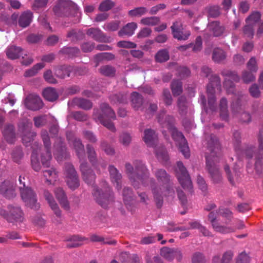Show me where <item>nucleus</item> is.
Here are the masks:
<instances>
[{
  "mask_svg": "<svg viewBox=\"0 0 263 263\" xmlns=\"http://www.w3.org/2000/svg\"><path fill=\"white\" fill-rule=\"evenodd\" d=\"M233 143L235 151L238 155L245 156L247 159H254V167L256 173L260 175L263 172V128L258 135V147L252 145H246L242 149L239 148L241 135L238 131L233 133Z\"/></svg>",
  "mask_w": 263,
  "mask_h": 263,
  "instance_id": "obj_1",
  "label": "nucleus"
},
{
  "mask_svg": "<svg viewBox=\"0 0 263 263\" xmlns=\"http://www.w3.org/2000/svg\"><path fill=\"white\" fill-rule=\"evenodd\" d=\"M134 165L135 172L134 179H132V184L135 188H138L139 181L144 186L150 185L154 201L158 208H161L163 205V197L162 196L161 187L158 185L154 178L150 177V173L145 164L141 160L134 161Z\"/></svg>",
  "mask_w": 263,
  "mask_h": 263,
  "instance_id": "obj_2",
  "label": "nucleus"
},
{
  "mask_svg": "<svg viewBox=\"0 0 263 263\" xmlns=\"http://www.w3.org/2000/svg\"><path fill=\"white\" fill-rule=\"evenodd\" d=\"M92 118L96 122H99L110 131L116 132L115 125L110 120L116 119V114L108 103H101L99 108H94Z\"/></svg>",
  "mask_w": 263,
  "mask_h": 263,
  "instance_id": "obj_3",
  "label": "nucleus"
},
{
  "mask_svg": "<svg viewBox=\"0 0 263 263\" xmlns=\"http://www.w3.org/2000/svg\"><path fill=\"white\" fill-rule=\"evenodd\" d=\"M158 182L161 184L162 196H169L174 195V186L171 177L166 171L163 168H158L154 173ZM159 186V185H158Z\"/></svg>",
  "mask_w": 263,
  "mask_h": 263,
  "instance_id": "obj_4",
  "label": "nucleus"
},
{
  "mask_svg": "<svg viewBox=\"0 0 263 263\" xmlns=\"http://www.w3.org/2000/svg\"><path fill=\"white\" fill-rule=\"evenodd\" d=\"M103 189H99L95 186L92 192V195L96 200L102 207H107L109 201H111L114 198V194L108 184L103 182Z\"/></svg>",
  "mask_w": 263,
  "mask_h": 263,
  "instance_id": "obj_5",
  "label": "nucleus"
},
{
  "mask_svg": "<svg viewBox=\"0 0 263 263\" xmlns=\"http://www.w3.org/2000/svg\"><path fill=\"white\" fill-rule=\"evenodd\" d=\"M175 172L176 177L182 187L185 190H188L192 192L193 184L191 177L182 162L178 161L177 162Z\"/></svg>",
  "mask_w": 263,
  "mask_h": 263,
  "instance_id": "obj_6",
  "label": "nucleus"
},
{
  "mask_svg": "<svg viewBox=\"0 0 263 263\" xmlns=\"http://www.w3.org/2000/svg\"><path fill=\"white\" fill-rule=\"evenodd\" d=\"M65 181L68 187L72 191L80 186L79 175L74 166L70 163L65 164Z\"/></svg>",
  "mask_w": 263,
  "mask_h": 263,
  "instance_id": "obj_7",
  "label": "nucleus"
},
{
  "mask_svg": "<svg viewBox=\"0 0 263 263\" xmlns=\"http://www.w3.org/2000/svg\"><path fill=\"white\" fill-rule=\"evenodd\" d=\"M41 137L46 150L45 153H42L41 155L42 164L44 167L49 168L50 167V161L52 159L51 152V143L47 130L42 129L41 130Z\"/></svg>",
  "mask_w": 263,
  "mask_h": 263,
  "instance_id": "obj_8",
  "label": "nucleus"
},
{
  "mask_svg": "<svg viewBox=\"0 0 263 263\" xmlns=\"http://www.w3.org/2000/svg\"><path fill=\"white\" fill-rule=\"evenodd\" d=\"M218 160V158L212 159L211 156L206 157L205 169L209 173L214 183H220L222 180L221 174L219 172V168L215 164V162H217Z\"/></svg>",
  "mask_w": 263,
  "mask_h": 263,
  "instance_id": "obj_9",
  "label": "nucleus"
},
{
  "mask_svg": "<svg viewBox=\"0 0 263 263\" xmlns=\"http://www.w3.org/2000/svg\"><path fill=\"white\" fill-rule=\"evenodd\" d=\"M20 192L21 198L26 205L35 211L40 209V205L37 202L36 195L30 187H26Z\"/></svg>",
  "mask_w": 263,
  "mask_h": 263,
  "instance_id": "obj_10",
  "label": "nucleus"
},
{
  "mask_svg": "<svg viewBox=\"0 0 263 263\" xmlns=\"http://www.w3.org/2000/svg\"><path fill=\"white\" fill-rule=\"evenodd\" d=\"M170 132L173 140L178 143L179 149L184 157L189 158L190 156V149L186 140L182 133L179 132L176 127L170 130Z\"/></svg>",
  "mask_w": 263,
  "mask_h": 263,
  "instance_id": "obj_11",
  "label": "nucleus"
},
{
  "mask_svg": "<svg viewBox=\"0 0 263 263\" xmlns=\"http://www.w3.org/2000/svg\"><path fill=\"white\" fill-rule=\"evenodd\" d=\"M205 139L207 141V148L209 151V154L206 152V156H211L212 159H218L217 153L220 150V144L217 137L213 134L206 135Z\"/></svg>",
  "mask_w": 263,
  "mask_h": 263,
  "instance_id": "obj_12",
  "label": "nucleus"
},
{
  "mask_svg": "<svg viewBox=\"0 0 263 263\" xmlns=\"http://www.w3.org/2000/svg\"><path fill=\"white\" fill-rule=\"evenodd\" d=\"M171 29L173 37L179 41L186 40L191 35L190 31H184L183 24L180 20L173 22Z\"/></svg>",
  "mask_w": 263,
  "mask_h": 263,
  "instance_id": "obj_13",
  "label": "nucleus"
},
{
  "mask_svg": "<svg viewBox=\"0 0 263 263\" xmlns=\"http://www.w3.org/2000/svg\"><path fill=\"white\" fill-rule=\"evenodd\" d=\"M73 8V3L71 1L61 0L54 6L53 11L57 16H69Z\"/></svg>",
  "mask_w": 263,
  "mask_h": 263,
  "instance_id": "obj_14",
  "label": "nucleus"
},
{
  "mask_svg": "<svg viewBox=\"0 0 263 263\" xmlns=\"http://www.w3.org/2000/svg\"><path fill=\"white\" fill-rule=\"evenodd\" d=\"M221 74L225 77L223 83L224 87L229 89V91H232L233 93V91L230 90L231 89H233L234 87L233 81L238 82L240 80L239 76L236 71L227 69L222 70Z\"/></svg>",
  "mask_w": 263,
  "mask_h": 263,
  "instance_id": "obj_15",
  "label": "nucleus"
},
{
  "mask_svg": "<svg viewBox=\"0 0 263 263\" xmlns=\"http://www.w3.org/2000/svg\"><path fill=\"white\" fill-rule=\"evenodd\" d=\"M80 171L84 181L88 184L93 185L96 175L86 161H83L80 165Z\"/></svg>",
  "mask_w": 263,
  "mask_h": 263,
  "instance_id": "obj_16",
  "label": "nucleus"
},
{
  "mask_svg": "<svg viewBox=\"0 0 263 263\" xmlns=\"http://www.w3.org/2000/svg\"><path fill=\"white\" fill-rule=\"evenodd\" d=\"M24 104L28 109L33 111L38 110L43 106L41 98L33 94H30L26 98Z\"/></svg>",
  "mask_w": 263,
  "mask_h": 263,
  "instance_id": "obj_17",
  "label": "nucleus"
},
{
  "mask_svg": "<svg viewBox=\"0 0 263 263\" xmlns=\"http://www.w3.org/2000/svg\"><path fill=\"white\" fill-rule=\"evenodd\" d=\"M198 102L206 113H208L209 111L214 112L216 111V97H209L208 102L206 103L205 96L203 93H201L199 96Z\"/></svg>",
  "mask_w": 263,
  "mask_h": 263,
  "instance_id": "obj_18",
  "label": "nucleus"
},
{
  "mask_svg": "<svg viewBox=\"0 0 263 263\" xmlns=\"http://www.w3.org/2000/svg\"><path fill=\"white\" fill-rule=\"evenodd\" d=\"M165 114L166 110L164 109L161 110L157 116V120L162 127L166 128L170 131L175 127V119L173 116Z\"/></svg>",
  "mask_w": 263,
  "mask_h": 263,
  "instance_id": "obj_19",
  "label": "nucleus"
},
{
  "mask_svg": "<svg viewBox=\"0 0 263 263\" xmlns=\"http://www.w3.org/2000/svg\"><path fill=\"white\" fill-rule=\"evenodd\" d=\"M0 192L5 197L11 199L16 196L15 185L10 180H5L1 185Z\"/></svg>",
  "mask_w": 263,
  "mask_h": 263,
  "instance_id": "obj_20",
  "label": "nucleus"
},
{
  "mask_svg": "<svg viewBox=\"0 0 263 263\" xmlns=\"http://www.w3.org/2000/svg\"><path fill=\"white\" fill-rule=\"evenodd\" d=\"M208 28L214 37L223 36L226 32V26L219 21H213L208 24Z\"/></svg>",
  "mask_w": 263,
  "mask_h": 263,
  "instance_id": "obj_21",
  "label": "nucleus"
},
{
  "mask_svg": "<svg viewBox=\"0 0 263 263\" xmlns=\"http://www.w3.org/2000/svg\"><path fill=\"white\" fill-rule=\"evenodd\" d=\"M8 209L9 210V216L7 219L9 222H22L24 220V213L21 208L9 205Z\"/></svg>",
  "mask_w": 263,
  "mask_h": 263,
  "instance_id": "obj_22",
  "label": "nucleus"
},
{
  "mask_svg": "<svg viewBox=\"0 0 263 263\" xmlns=\"http://www.w3.org/2000/svg\"><path fill=\"white\" fill-rule=\"evenodd\" d=\"M86 34L99 42H109V38L98 28H90L87 30Z\"/></svg>",
  "mask_w": 263,
  "mask_h": 263,
  "instance_id": "obj_23",
  "label": "nucleus"
},
{
  "mask_svg": "<svg viewBox=\"0 0 263 263\" xmlns=\"http://www.w3.org/2000/svg\"><path fill=\"white\" fill-rule=\"evenodd\" d=\"M54 194L61 206L66 210L70 209L69 203L65 191L61 187H58L54 190Z\"/></svg>",
  "mask_w": 263,
  "mask_h": 263,
  "instance_id": "obj_24",
  "label": "nucleus"
},
{
  "mask_svg": "<svg viewBox=\"0 0 263 263\" xmlns=\"http://www.w3.org/2000/svg\"><path fill=\"white\" fill-rule=\"evenodd\" d=\"M43 194L44 198L48 202L49 206L53 211L54 214L58 218H61L62 216L61 211L60 209L58 204L55 202L52 194L47 190L44 191Z\"/></svg>",
  "mask_w": 263,
  "mask_h": 263,
  "instance_id": "obj_25",
  "label": "nucleus"
},
{
  "mask_svg": "<svg viewBox=\"0 0 263 263\" xmlns=\"http://www.w3.org/2000/svg\"><path fill=\"white\" fill-rule=\"evenodd\" d=\"M130 100L132 108L135 110H143L144 99L139 93L134 91L130 95Z\"/></svg>",
  "mask_w": 263,
  "mask_h": 263,
  "instance_id": "obj_26",
  "label": "nucleus"
},
{
  "mask_svg": "<svg viewBox=\"0 0 263 263\" xmlns=\"http://www.w3.org/2000/svg\"><path fill=\"white\" fill-rule=\"evenodd\" d=\"M72 146L74 149L80 163L85 160V152L84 146L80 139H74L72 141Z\"/></svg>",
  "mask_w": 263,
  "mask_h": 263,
  "instance_id": "obj_27",
  "label": "nucleus"
},
{
  "mask_svg": "<svg viewBox=\"0 0 263 263\" xmlns=\"http://www.w3.org/2000/svg\"><path fill=\"white\" fill-rule=\"evenodd\" d=\"M33 17V13L30 10L23 12L19 16L18 26L22 28L28 27L31 23Z\"/></svg>",
  "mask_w": 263,
  "mask_h": 263,
  "instance_id": "obj_28",
  "label": "nucleus"
},
{
  "mask_svg": "<svg viewBox=\"0 0 263 263\" xmlns=\"http://www.w3.org/2000/svg\"><path fill=\"white\" fill-rule=\"evenodd\" d=\"M191 48L192 50L195 53L200 51L202 49V40L200 36H198L195 40V43H191L187 45L180 46L178 49L184 51Z\"/></svg>",
  "mask_w": 263,
  "mask_h": 263,
  "instance_id": "obj_29",
  "label": "nucleus"
},
{
  "mask_svg": "<svg viewBox=\"0 0 263 263\" xmlns=\"http://www.w3.org/2000/svg\"><path fill=\"white\" fill-rule=\"evenodd\" d=\"M108 171L112 182L116 184V189L118 191L120 190L122 188L121 174H120L119 171L112 165H110L109 166Z\"/></svg>",
  "mask_w": 263,
  "mask_h": 263,
  "instance_id": "obj_30",
  "label": "nucleus"
},
{
  "mask_svg": "<svg viewBox=\"0 0 263 263\" xmlns=\"http://www.w3.org/2000/svg\"><path fill=\"white\" fill-rule=\"evenodd\" d=\"M68 105H76L78 107L84 110H89L92 107V103L89 100L82 98H74L70 102H68Z\"/></svg>",
  "mask_w": 263,
  "mask_h": 263,
  "instance_id": "obj_31",
  "label": "nucleus"
},
{
  "mask_svg": "<svg viewBox=\"0 0 263 263\" xmlns=\"http://www.w3.org/2000/svg\"><path fill=\"white\" fill-rule=\"evenodd\" d=\"M6 54L9 59L15 60L20 58L24 54V50L21 47L10 45L7 47Z\"/></svg>",
  "mask_w": 263,
  "mask_h": 263,
  "instance_id": "obj_32",
  "label": "nucleus"
},
{
  "mask_svg": "<svg viewBox=\"0 0 263 263\" xmlns=\"http://www.w3.org/2000/svg\"><path fill=\"white\" fill-rule=\"evenodd\" d=\"M72 72V66L64 65L57 67L54 71V74L59 78L65 79L69 77Z\"/></svg>",
  "mask_w": 263,
  "mask_h": 263,
  "instance_id": "obj_33",
  "label": "nucleus"
},
{
  "mask_svg": "<svg viewBox=\"0 0 263 263\" xmlns=\"http://www.w3.org/2000/svg\"><path fill=\"white\" fill-rule=\"evenodd\" d=\"M128 95L126 92H120L111 95L109 97L110 102L114 104H126L128 102Z\"/></svg>",
  "mask_w": 263,
  "mask_h": 263,
  "instance_id": "obj_34",
  "label": "nucleus"
},
{
  "mask_svg": "<svg viewBox=\"0 0 263 263\" xmlns=\"http://www.w3.org/2000/svg\"><path fill=\"white\" fill-rule=\"evenodd\" d=\"M86 147L89 161L93 166L96 167L99 162V159L95 148L90 144H87Z\"/></svg>",
  "mask_w": 263,
  "mask_h": 263,
  "instance_id": "obj_35",
  "label": "nucleus"
},
{
  "mask_svg": "<svg viewBox=\"0 0 263 263\" xmlns=\"http://www.w3.org/2000/svg\"><path fill=\"white\" fill-rule=\"evenodd\" d=\"M219 116L223 121H228L229 119V111L228 109V101L226 98L221 99L219 102Z\"/></svg>",
  "mask_w": 263,
  "mask_h": 263,
  "instance_id": "obj_36",
  "label": "nucleus"
},
{
  "mask_svg": "<svg viewBox=\"0 0 263 263\" xmlns=\"http://www.w3.org/2000/svg\"><path fill=\"white\" fill-rule=\"evenodd\" d=\"M177 106L179 115L182 117H185L187 113V106L186 97L184 96H180L177 101Z\"/></svg>",
  "mask_w": 263,
  "mask_h": 263,
  "instance_id": "obj_37",
  "label": "nucleus"
},
{
  "mask_svg": "<svg viewBox=\"0 0 263 263\" xmlns=\"http://www.w3.org/2000/svg\"><path fill=\"white\" fill-rule=\"evenodd\" d=\"M227 58L226 52L221 48H215L212 52V60L216 63H220Z\"/></svg>",
  "mask_w": 263,
  "mask_h": 263,
  "instance_id": "obj_38",
  "label": "nucleus"
},
{
  "mask_svg": "<svg viewBox=\"0 0 263 263\" xmlns=\"http://www.w3.org/2000/svg\"><path fill=\"white\" fill-rule=\"evenodd\" d=\"M137 27V25L136 23H128L118 32V35L120 36L124 35L130 36L134 34V31Z\"/></svg>",
  "mask_w": 263,
  "mask_h": 263,
  "instance_id": "obj_39",
  "label": "nucleus"
},
{
  "mask_svg": "<svg viewBox=\"0 0 263 263\" xmlns=\"http://www.w3.org/2000/svg\"><path fill=\"white\" fill-rule=\"evenodd\" d=\"M3 134L6 141L10 143H13L15 139L14 127L12 124L7 125L4 128Z\"/></svg>",
  "mask_w": 263,
  "mask_h": 263,
  "instance_id": "obj_40",
  "label": "nucleus"
},
{
  "mask_svg": "<svg viewBox=\"0 0 263 263\" xmlns=\"http://www.w3.org/2000/svg\"><path fill=\"white\" fill-rule=\"evenodd\" d=\"M44 98L47 101L53 102L59 98V95L57 90L52 87H47L43 91Z\"/></svg>",
  "mask_w": 263,
  "mask_h": 263,
  "instance_id": "obj_41",
  "label": "nucleus"
},
{
  "mask_svg": "<svg viewBox=\"0 0 263 263\" xmlns=\"http://www.w3.org/2000/svg\"><path fill=\"white\" fill-rule=\"evenodd\" d=\"M80 49L76 47H64L59 51V54L67 55L68 58H72L77 57L80 53Z\"/></svg>",
  "mask_w": 263,
  "mask_h": 263,
  "instance_id": "obj_42",
  "label": "nucleus"
},
{
  "mask_svg": "<svg viewBox=\"0 0 263 263\" xmlns=\"http://www.w3.org/2000/svg\"><path fill=\"white\" fill-rule=\"evenodd\" d=\"M86 239V238L78 235L72 236L67 239L69 242L67 244V247L68 248L79 247L83 245V240Z\"/></svg>",
  "mask_w": 263,
  "mask_h": 263,
  "instance_id": "obj_43",
  "label": "nucleus"
},
{
  "mask_svg": "<svg viewBox=\"0 0 263 263\" xmlns=\"http://www.w3.org/2000/svg\"><path fill=\"white\" fill-rule=\"evenodd\" d=\"M144 141L149 146H153L156 138V135L154 130L146 129L144 132Z\"/></svg>",
  "mask_w": 263,
  "mask_h": 263,
  "instance_id": "obj_44",
  "label": "nucleus"
},
{
  "mask_svg": "<svg viewBox=\"0 0 263 263\" xmlns=\"http://www.w3.org/2000/svg\"><path fill=\"white\" fill-rule=\"evenodd\" d=\"M100 73L105 77H113L116 74V68L111 65H103L99 69Z\"/></svg>",
  "mask_w": 263,
  "mask_h": 263,
  "instance_id": "obj_45",
  "label": "nucleus"
},
{
  "mask_svg": "<svg viewBox=\"0 0 263 263\" xmlns=\"http://www.w3.org/2000/svg\"><path fill=\"white\" fill-rule=\"evenodd\" d=\"M155 61L158 63H163L170 59L169 52L167 49L159 50L155 55Z\"/></svg>",
  "mask_w": 263,
  "mask_h": 263,
  "instance_id": "obj_46",
  "label": "nucleus"
},
{
  "mask_svg": "<svg viewBox=\"0 0 263 263\" xmlns=\"http://www.w3.org/2000/svg\"><path fill=\"white\" fill-rule=\"evenodd\" d=\"M171 90L174 96H178L182 92V84L180 81L174 80L171 83Z\"/></svg>",
  "mask_w": 263,
  "mask_h": 263,
  "instance_id": "obj_47",
  "label": "nucleus"
},
{
  "mask_svg": "<svg viewBox=\"0 0 263 263\" xmlns=\"http://www.w3.org/2000/svg\"><path fill=\"white\" fill-rule=\"evenodd\" d=\"M18 126L19 132L23 134L28 132H31L32 123L27 119H23L19 122Z\"/></svg>",
  "mask_w": 263,
  "mask_h": 263,
  "instance_id": "obj_48",
  "label": "nucleus"
},
{
  "mask_svg": "<svg viewBox=\"0 0 263 263\" xmlns=\"http://www.w3.org/2000/svg\"><path fill=\"white\" fill-rule=\"evenodd\" d=\"M212 227L216 232L222 234H228L234 232V229L233 228L222 226L218 222L213 224Z\"/></svg>",
  "mask_w": 263,
  "mask_h": 263,
  "instance_id": "obj_49",
  "label": "nucleus"
},
{
  "mask_svg": "<svg viewBox=\"0 0 263 263\" xmlns=\"http://www.w3.org/2000/svg\"><path fill=\"white\" fill-rule=\"evenodd\" d=\"M123 199L126 205H130L133 200V193L132 189L125 187L123 190Z\"/></svg>",
  "mask_w": 263,
  "mask_h": 263,
  "instance_id": "obj_50",
  "label": "nucleus"
},
{
  "mask_svg": "<svg viewBox=\"0 0 263 263\" xmlns=\"http://www.w3.org/2000/svg\"><path fill=\"white\" fill-rule=\"evenodd\" d=\"M140 22L144 25L153 26L160 23V18L158 16L146 17L142 18Z\"/></svg>",
  "mask_w": 263,
  "mask_h": 263,
  "instance_id": "obj_51",
  "label": "nucleus"
},
{
  "mask_svg": "<svg viewBox=\"0 0 263 263\" xmlns=\"http://www.w3.org/2000/svg\"><path fill=\"white\" fill-rule=\"evenodd\" d=\"M70 116L79 122L86 121L89 118L88 115L82 111H72L70 113Z\"/></svg>",
  "mask_w": 263,
  "mask_h": 263,
  "instance_id": "obj_52",
  "label": "nucleus"
},
{
  "mask_svg": "<svg viewBox=\"0 0 263 263\" xmlns=\"http://www.w3.org/2000/svg\"><path fill=\"white\" fill-rule=\"evenodd\" d=\"M175 248L163 247L161 249L160 254L162 256L168 261L174 259V253Z\"/></svg>",
  "mask_w": 263,
  "mask_h": 263,
  "instance_id": "obj_53",
  "label": "nucleus"
},
{
  "mask_svg": "<svg viewBox=\"0 0 263 263\" xmlns=\"http://www.w3.org/2000/svg\"><path fill=\"white\" fill-rule=\"evenodd\" d=\"M34 126L37 128H40L46 125L47 123V117L46 115H40L33 118Z\"/></svg>",
  "mask_w": 263,
  "mask_h": 263,
  "instance_id": "obj_54",
  "label": "nucleus"
},
{
  "mask_svg": "<svg viewBox=\"0 0 263 263\" xmlns=\"http://www.w3.org/2000/svg\"><path fill=\"white\" fill-rule=\"evenodd\" d=\"M208 12V17L217 18L221 14L220 11V7L218 6H210L206 8Z\"/></svg>",
  "mask_w": 263,
  "mask_h": 263,
  "instance_id": "obj_55",
  "label": "nucleus"
},
{
  "mask_svg": "<svg viewBox=\"0 0 263 263\" xmlns=\"http://www.w3.org/2000/svg\"><path fill=\"white\" fill-rule=\"evenodd\" d=\"M115 6V3L111 0H104L102 1L98 8L101 12L108 11L111 9Z\"/></svg>",
  "mask_w": 263,
  "mask_h": 263,
  "instance_id": "obj_56",
  "label": "nucleus"
},
{
  "mask_svg": "<svg viewBox=\"0 0 263 263\" xmlns=\"http://www.w3.org/2000/svg\"><path fill=\"white\" fill-rule=\"evenodd\" d=\"M53 148L55 152L61 156H63L66 151L65 145L61 139H58L53 145Z\"/></svg>",
  "mask_w": 263,
  "mask_h": 263,
  "instance_id": "obj_57",
  "label": "nucleus"
},
{
  "mask_svg": "<svg viewBox=\"0 0 263 263\" xmlns=\"http://www.w3.org/2000/svg\"><path fill=\"white\" fill-rule=\"evenodd\" d=\"M44 67V65L43 63H37L34 65L32 68L26 71L24 76L26 77H32L35 75L38 71L42 69Z\"/></svg>",
  "mask_w": 263,
  "mask_h": 263,
  "instance_id": "obj_58",
  "label": "nucleus"
},
{
  "mask_svg": "<svg viewBox=\"0 0 263 263\" xmlns=\"http://www.w3.org/2000/svg\"><path fill=\"white\" fill-rule=\"evenodd\" d=\"M115 55L109 52L100 53L95 55V59L98 62L103 60L111 61L115 59Z\"/></svg>",
  "mask_w": 263,
  "mask_h": 263,
  "instance_id": "obj_59",
  "label": "nucleus"
},
{
  "mask_svg": "<svg viewBox=\"0 0 263 263\" xmlns=\"http://www.w3.org/2000/svg\"><path fill=\"white\" fill-rule=\"evenodd\" d=\"M83 136L89 142L96 143L98 141L96 135L91 131L85 130L83 131Z\"/></svg>",
  "mask_w": 263,
  "mask_h": 263,
  "instance_id": "obj_60",
  "label": "nucleus"
},
{
  "mask_svg": "<svg viewBox=\"0 0 263 263\" xmlns=\"http://www.w3.org/2000/svg\"><path fill=\"white\" fill-rule=\"evenodd\" d=\"M147 12V9L144 7L136 8L128 12V14L131 16H141Z\"/></svg>",
  "mask_w": 263,
  "mask_h": 263,
  "instance_id": "obj_61",
  "label": "nucleus"
},
{
  "mask_svg": "<svg viewBox=\"0 0 263 263\" xmlns=\"http://www.w3.org/2000/svg\"><path fill=\"white\" fill-rule=\"evenodd\" d=\"M157 158L162 161L166 162L169 157L166 150L164 148H160L157 149L156 152Z\"/></svg>",
  "mask_w": 263,
  "mask_h": 263,
  "instance_id": "obj_62",
  "label": "nucleus"
},
{
  "mask_svg": "<svg viewBox=\"0 0 263 263\" xmlns=\"http://www.w3.org/2000/svg\"><path fill=\"white\" fill-rule=\"evenodd\" d=\"M120 22L119 21H114L106 23L103 28L107 31H115L118 29L120 26Z\"/></svg>",
  "mask_w": 263,
  "mask_h": 263,
  "instance_id": "obj_63",
  "label": "nucleus"
},
{
  "mask_svg": "<svg viewBox=\"0 0 263 263\" xmlns=\"http://www.w3.org/2000/svg\"><path fill=\"white\" fill-rule=\"evenodd\" d=\"M218 212L223 217L231 221L233 217V212L228 208H219Z\"/></svg>",
  "mask_w": 263,
  "mask_h": 263,
  "instance_id": "obj_64",
  "label": "nucleus"
}]
</instances>
